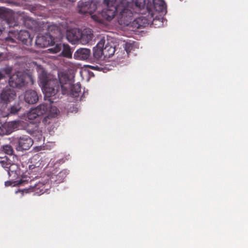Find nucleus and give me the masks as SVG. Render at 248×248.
<instances>
[{"label": "nucleus", "mask_w": 248, "mask_h": 248, "mask_svg": "<svg viewBox=\"0 0 248 248\" xmlns=\"http://www.w3.org/2000/svg\"><path fill=\"white\" fill-rule=\"evenodd\" d=\"M58 77L59 80L48 74L44 70L42 69L41 71L39 78L45 97L50 98L55 95L60 87L62 94L67 93L69 92L72 97L78 96L81 91L79 83L73 84L68 74L63 72H59Z\"/></svg>", "instance_id": "f257e3e1"}, {"label": "nucleus", "mask_w": 248, "mask_h": 248, "mask_svg": "<svg viewBox=\"0 0 248 248\" xmlns=\"http://www.w3.org/2000/svg\"><path fill=\"white\" fill-rule=\"evenodd\" d=\"M105 7L101 12L95 13L92 15V18L95 21L99 23H103L105 20L111 21L115 16L116 13H119L118 16V22L119 21V16L120 10L118 9V5L116 4V0H104Z\"/></svg>", "instance_id": "f03ea898"}, {"label": "nucleus", "mask_w": 248, "mask_h": 248, "mask_svg": "<svg viewBox=\"0 0 248 248\" xmlns=\"http://www.w3.org/2000/svg\"><path fill=\"white\" fill-rule=\"evenodd\" d=\"M131 0H116L118 9L120 10L119 21L121 25H128L131 21L133 13L128 8V3Z\"/></svg>", "instance_id": "7ed1b4c3"}, {"label": "nucleus", "mask_w": 248, "mask_h": 248, "mask_svg": "<svg viewBox=\"0 0 248 248\" xmlns=\"http://www.w3.org/2000/svg\"><path fill=\"white\" fill-rule=\"evenodd\" d=\"M9 33L14 35L15 38L11 36L6 37L5 42L8 45H11L10 43H16L15 39L22 42V43L27 46H30L31 45L32 41V38L31 37L29 32L27 31L20 30L19 32L11 31Z\"/></svg>", "instance_id": "20e7f679"}, {"label": "nucleus", "mask_w": 248, "mask_h": 248, "mask_svg": "<svg viewBox=\"0 0 248 248\" xmlns=\"http://www.w3.org/2000/svg\"><path fill=\"white\" fill-rule=\"evenodd\" d=\"M78 12L80 14H89L92 17L97 9L95 2L93 0H80L78 4Z\"/></svg>", "instance_id": "39448f33"}, {"label": "nucleus", "mask_w": 248, "mask_h": 248, "mask_svg": "<svg viewBox=\"0 0 248 248\" xmlns=\"http://www.w3.org/2000/svg\"><path fill=\"white\" fill-rule=\"evenodd\" d=\"M17 151L27 150L32 145L33 140L29 136L23 135L14 140Z\"/></svg>", "instance_id": "423d86ee"}, {"label": "nucleus", "mask_w": 248, "mask_h": 248, "mask_svg": "<svg viewBox=\"0 0 248 248\" xmlns=\"http://www.w3.org/2000/svg\"><path fill=\"white\" fill-rule=\"evenodd\" d=\"M146 8V0H131L128 3V8L133 13L143 14Z\"/></svg>", "instance_id": "0eeeda50"}, {"label": "nucleus", "mask_w": 248, "mask_h": 248, "mask_svg": "<svg viewBox=\"0 0 248 248\" xmlns=\"http://www.w3.org/2000/svg\"><path fill=\"white\" fill-rule=\"evenodd\" d=\"M25 75L21 72H17L12 75L9 79V86L13 88H20L24 85Z\"/></svg>", "instance_id": "6e6552de"}, {"label": "nucleus", "mask_w": 248, "mask_h": 248, "mask_svg": "<svg viewBox=\"0 0 248 248\" xmlns=\"http://www.w3.org/2000/svg\"><path fill=\"white\" fill-rule=\"evenodd\" d=\"M47 109L46 105L40 104L36 108L31 109L27 113V117L29 120H34L45 114Z\"/></svg>", "instance_id": "1a4fd4ad"}, {"label": "nucleus", "mask_w": 248, "mask_h": 248, "mask_svg": "<svg viewBox=\"0 0 248 248\" xmlns=\"http://www.w3.org/2000/svg\"><path fill=\"white\" fill-rule=\"evenodd\" d=\"M135 16H132V19L128 25H124V26H128L131 24V26L136 29H140L145 28L150 24V21L144 16L143 15L137 17L133 20V17Z\"/></svg>", "instance_id": "9d476101"}, {"label": "nucleus", "mask_w": 248, "mask_h": 248, "mask_svg": "<svg viewBox=\"0 0 248 248\" xmlns=\"http://www.w3.org/2000/svg\"><path fill=\"white\" fill-rule=\"evenodd\" d=\"M40 122H30L27 126V130L28 133L33 136L36 137L38 139H41L42 137V131L39 127Z\"/></svg>", "instance_id": "9b49d317"}, {"label": "nucleus", "mask_w": 248, "mask_h": 248, "mask_svg": "<svg viewBox=\"0 0 248 248\" xmlns=\"http://www.w3.org/2000/svg\"><path fill=\"white\" fill-rule=\"evenodd\" d=\"M53 43L52 37L48 34L38 36L35 40V44L39 47H46L52 45Z\"/></svg>", "instance_id": "f8f14e48"}, {"label": "nucleus", "mask_w": 248, "mask_h": 248, "mask_svg": "<svg viewBox=\"0 0 248 248\" xmlns=\"http://www.w3.org/2000/svg\"><path fill=\"white\" fill-rule=\"evenodd\" d=\"M16 96V93L13 89L5 88L2 91L0 98L4 103H7L13 101Z\"/></svg>", "instance_id": "ddd939ff"}, {"label": "nucleus", "mask_w": 248, "mask_h": 248, "mask_svg": "<svg viewBox=\"0 0 248 248\" xmlns=\"http://www.w3.org/2000/svg\"><path fill=\"white\" fill-rule=\"evenodd\" d=\"M80 30L79 29H73L66 32V38L69 42L75 44L78 41L80 42Z\"/></svg>", "instance_id": "4468645a"}, {"label": "nucleus", "mask_w": 248, "mask_h": 248, "mask_svg": "<svg viewBox=\"0 0 248 248\" xmlns=\"http://www.w3.org/2000/svg\"><path fill=\"white\" fill-rule=\"evenodd\" d=\"M91 56V50L88 48H80L74 54V58L78 60H86Z\"/></svg>", "instance_id": "2eb2a0df"}, {"label": "nucleus", "mask_w": 248, "mask_h": 248, "mask_svg": "<svg viewBox=\"0 0 248 248\" xmlns=\"http://www.w3.org/2000/svg\"><path fill=\"white\" fill-rule=\"evenodd\" d=\"M80 43L82 44H86L92 40L93 37V31L92 29L86 28L83 31L80 30Z\"/></svg>", "instance_id": "dca6fc26"}, {"label": "nucleus", "mask_w": 248, "mask_h": 248, "mask_svg": "<svg viewBox=\"0 0 248 248\" xmlns=\"http://www.w3.org/2000/svg\"><path fill=\"white\" fill-rule=\"evenodd\" d=\"M24 100L28 104H33L38 101V96L35 91L29 90L25 93Z\"/></svg>", "instance_id": "f3484780"}, {"label": "nucleus", "mask_w": 248, "mask_h": 248, "mask_svg": "<svg viewBox=\"0 0 248 248\" xmlns=\"http://www.w3.org/2000/svg\"><path fill=\"white\" fill-rule=\"evenodd\" d=\"M46 184L38 182L30 186L29 189L39 195L43 194L47 189Z\"/></svg>", "instance_id": "a211bd4d"}, {"label": "nucleus", "mask_w": 248, "mask_h": 248, "mask_svg": "<svg viewBox=\"0 0 248 248\" xmlns=\"http://www.w3.org/2000/svg\"><path fill=\"white\" fill-rule=\"evenodd\" d=\"M67 174L68 171L67 170H63L59 172L57 174H52L50 177V181L51 183L60 184L63 181Z\"/></svg>", "instance_id": "6ab92c4d"}, {"label": "nucleus", "mask_w": 248, "mask_h": 248, "mask_svg": "<svg viewBox=\"0 0 248 248\" xmlns=\"http://www.w3.org/2000/svg\"><path fill=\"white\" fill-rule=\"evenodd\" d=\"M105 45V40H101L93 48V56L96 59H100L104 56L103 47Z\"/></svg>", "instance_id": "aec40b11"}, {"label": "nucleus", "mask_w": 248, "mask_h": 248, "mask_svg": "<svg viewBox=\"0 0 248 248\" xmlns=\"http://www.w3.org/2000/svg\"><path fill=\"white\" fill-rule=\"evenodd\" d=\"M104 51V57L105 58H110L112 56L115 52V47L114 46L107 43L105 46L103 47Z\"/></svg>", "instance_id": "412c9836"}, {"label": "nucleus", "mask_w": 248, "mask_h": 248, "mask_svg": "<svg viewBox=\"0 0 248 248\" xmlns=\"http://www.w3.org/2000/svg\"><path fill=\"white\" fill-rule=\"evenodd\" d=\"M154 6L158 12L166 11L167 5L164 0H154Z\"/></svg>", "instance_id": "4be33fe9"}, {"label": "nucleus", "mask_w": 248, "mask_h": 248, "mask_svg": "<svg viewBox=\"0 0 248 248\" xmlns=\"http://www.w3.org/2000/svg\"><path fill=\"white\" fill-rule=\"evenodd\" d=\"M0 17L5 20L10 27L12 26L9 21V13L7 9L3 7H0Z\"/></svg>", "instance_id": "5701e85b"}, {"label": "nucleus", "mask_w": 248, "mask_h": 248, "mask_svg": "<svg viewBox=\"0 0 248 248\" xmlns=\"http://www.w3.org/2000/svg\"><path fill=\"white\" fill-rule=\"evenodd\" d=\"M62 48V55L67 58H71L72 56V52L71 51L70 46L67 44H63Z\"/></svg>", "instance_id": "b1692460"}, {"label": "nucleus", "mask_w": 248, "mask_h": 248, "mask_svg": "<svg viewBox=\"0 0 248 248\" xmlns=\"http://www.w3.org/2000/svg\"><path fill=\"white\" fill-rule=\"evenodd\" d=\"M125 50L127 54L134 51L136 48H137V43L135 42H126L125 44Z\"/></svg>", "instance_id": "393cba45"}, {"label": "nucleus", "mask_w": 248, "mask_h": 248, "mask_svg": "<svg viewBox=\"0 0 248 248\" xmlns=\"http://www.w3.org/2000/svg\"><path fill=\"white\" fill-rule=\"evenodd\" d=\"M21 107L19 104H15L10 107L9 112L11 114H16L20 110Z\"/></svg>", "instance_id": "a878e982"}, {"label": "nucleus", "mask_w": 248, "mask_h": 248, "mask_svg": "<svg viewBox=\"0 0 248 248\" xmlns=\"http://www.w3.org/2000/svg\"><path fill=\"white\" fill-rule=\"evenodd\" d=\"M62 47V44H57L53 48L49 49L50 51L52 53H56L60 52Z\"/></svg>", "instance_id": "bb28decb"}, {"label": "nucleus", "mask_w": 248, "mask_h": 248, "mask_svg": "<svg viewBox=\"0 0 248 248\" xmlns=\"http://www.w3.org/2000/svg\"><path fill=\"white\" fill-rule=\"evenodd\" d=\"M0 71H1L2 73L5 75V78L6 77V75H10L11 74L12 71V68L11 67H7L0 69Z\"/></svg>", "instance_id": "cd10ccee"}, {"label": "nucleus", "mask_w": 248, "mask_h": 248, "mask_svg": "<svg viewBox=\"0 0 248 248\" xmlns=\"http://www.w3.org/2000/svg\"><path fill=\"white\" fill-rule=\"evenodd\" d=\"M3 150L5 153L8 155H11L13 153V150L12 147L9 145L3 146Z\"/></svg>", "instance_id": "c85d7f7f"}, {"label": "nucleus", "mask_w": 248, "mask_h": 248, "mask_svg": "<svg viewBox=\"0 0 248 248\" xmlns=\"http://www.w3.org/2000/svg\"><path fill=\"white\" fill-rule=\"evenodd\" d=\"M7 125L9 127L15 129L17 127V123L16 121H12L9 122Z\"/></svg>", "instance_id": "c756f323"}, {"label": "nucleus", "mask_w": 248, "mask_h": 248, "mask_svg": "<svg viewBox=\"0 0 248 248\" xmlns=\"http://www.w3.org/2000/svg\"><path fill=\"white\" fill-rule=\"evenodd\" d=\"M2 166L3 168L9 169L10 170V168L12 167V165L10 163H8L5 162L4 160L2 161Z\"/></svg>", "instance_id": "7c9ffc66"}, {"label": "nucleus", "mask_w": 248, "mask_h": 248, "mask_svg": "<svg viewBox=\"0 0 248 248\" xmlns=\"http://www.w3.org/2000/svg\"><path fill=\"white\" fill-rule=\"evenodd\" d=\"M49 116L45 117L43 120V123L45 124H49L50 123Z\"/></svg>", "instance_id": "2f4dec72"}, {"label": "nucleus", "mask_w": 248, "mask_h": 248, "mask_svg": "<svg viewBox=\"0 0 248 248\" xmlns=\"http://www.w3.org/2000/svg\"><path fill=\"white\" fill-rule=\"evenodd\" d=\"M6 57L2 53H0V61H2L5 59Z\"/></svg>", "instance_id": "473e14b6"}, {"label": "nucleus", "mask_w": 248, "mask_h": 248, "mask_svg": "<svg viewBox=\"0 0 248 248\" xmlns=\"http://www.w3.org/2000/svg\"><path fill=\"white\" fill-rule=\"evenodd\" d=\"M92 69L99 70V71L103 69V68L102 67H99L98 66H92Z\"/></svg>", "instance_id": "72a5a7b5"}, {"label": "nucleus", "mask_w": 248, "mask_h": 248, "mask_svg": "<svg viewBox=\"0 0 248 248\" xmlns=\"http://www.w3.org/2000/svg\"><path fill=\"white\" fill-rule=\"evenodd\" d=\"M5 78V75L1 71H0V81Z\"/></svg>", "instance_id": "f704fd0d"}, {"label": "nucleus", "mask_w": 248, "mask_h": 248, "mask_svg": "<svg viewBox=\"0 0 248 248\" xmlns=\"http://www.w3.org/2000/svg\"><path fill=\"white\" fill-rule=\"evenodd\" d=\"M26 182H27L26 180L21 179L18 181V184L22 185L23 183H25Z\"/></svg>", "instance_id": "c9c22d12"}, {"label": "nucleus", "mask_w": 248, "mask_h": 248, "mask_svg": "<svg viewBox=\"0 0 248 248\" xmlns=\"http://www.w3.org/2000/svg\"><path fill=\"white\" fill-rule=\"evenodd\" d=\"M5 185L7 186H11L12 185V183L10 181H6L5 183Z\"/></svg>", "instance_id": "e433bc0d"}, {"label": "nucleus", "mask_w": 248, "mask_h": 248, "mask_svg": "<svg viewBox=\"0 0 248 248\" xmlns=\"http://www.w3.org/2000/svg\"><path fill=\"white\" fill-rule=\"evenodd\" d=\"M35 168V166L34 165H29V168L30 170H32Z\"/></svg>", "instance_id": "4c0bfd02"}, {"label": "nucleus", "mask_w": 248, "mask_h": 248, "mask_svg": "<svg viewBox=\"0 0 248 248\" xmlns=\"http://www.w3.org/2000/svg\"><path fill=\"white\" fill-rule=\"evenodd\" d=\"M17 23L16 22H15L13 26H17Z\"/></svg>", "instance_id": "58836bf2"}, {"label": "nucleus", "mask_w": 248, "mask_h": 248, "mask_svg": "<svg viewBox=\"0 0 248 248\" xmlns=\"http://www.w3.org/2000/svg\"><path fill=\"white\" fill-rule=\"evenodd\" d=\"M2 31L1 29V28H0V35L2 33Z\"/></svg>", "instance_id": "ea45409f"}, {"label": "nucleus", "mask_w": 248, "mask_h": 248, "mask_svg": "<svg viewBox=\"0 0 248 248\" xmlns=\"http://www.w3.org/2000/svg\"><path fill=\"white\" fill-rule=\"evenodd\" d=\"M48 100H49L50 102H51V103L53 102V101H51V98H49V99H48Z\"/></svg>", "instance_id": "a19ab883"}, {"label": "nucleus", "mask_w": 248, "mask_h": 248, "mask_svg": "<svg viewBox=\"0 0 248 248\" xmlns=\"http://www.w3.org/2000/svg\"><path fill=\"white\" fill-rule=\"evenodd\" d=\"M4 134V133H0V135H3Z\"/></svg>", "instance_id": "79ce46f5"}, {"label": "nucleus", "mask_w": 248, "mask_h": 248, "mask_svg": "<svg viewBox=\"0 0 248 248\" xmlns=\"http://www.w3.org/2000/svg\"><path fill=\"white\" fill-rule=\"evenodd\" d=\"M0 130H1V128L0 127Z\"/></svg>", "instance_id": "37998d69"}]
</instances>
